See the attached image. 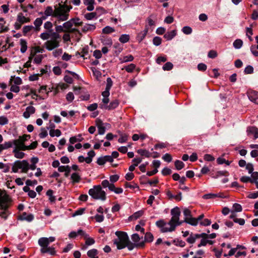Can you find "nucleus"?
I'll return each mask as SVG.
<instances>
[{
    "label": "nucleus",
    "instance_id": "49",
    "mask_svg": "<svg viewBox=\"0 0 258 258\" xmlns=\"http://www.w3.org/2000/svg\"><path fill=\"white\" fill-rule=\"evenodd\" d=\"M84 140V138H77L76 137H72L70 138V142L72 144H74L77 142H82Z\"/></svg>",
    "mask_w": 258,
    "mask_h": 258
},
{
    "label": "nucleus",
    "instance_id": "59",
    "mask_svg": "<svg viewBox=\"0 0 258 258\" xmlns=\"http://www.w3.org/2000/svg\"><path fill=\"white\" fill-rule=\"evenodd\" d=\"M9 120L6 116H0V125H4L8 124Z\"/></svg>",
    "mask_w": 258,
    "mask_h": 258
},
{
    "label": "nucleus",
    "instance_id": "62",
    "mask_svg": "<svg viewBox=\"0 0 258 258\" xmlns=\"http://www.w3.org/2000/svg\"><path fill=\"white\" fill-rule=\"evenodd\" d=\"M134 56L132 55H129L127 56H125L123 58V60H122V62H126L128 61H132L134 60Z\"/></svg>",
    "mask_w": 258,
    "mask_h": 258
},
{
    "label": "nucleus",
    "instance_id": "48",
    "mask_svg": "<svg viewBox=\"0 0 258 258\" xmlns=\"http://www.w3.org/2000/svg\"><path fill=\"white\" fill-rule=\"evenodd\" d=\"M12 142L13 143V144H14L15 146V148H17L18 149H19V148L20 147L21 144L23 143L22 139L20 138V137H19L18 139L14 140Z\"/></svg>",
    "mask_w": 258,
    "mask_h": 258
},
{
    "label": "nucleus",
    "instance_id": "10",
    "mask_svg": "<svg viewBox=\"0 0 258 258\" xmlns=\"http://www.w3.org/2000/svg\"><path fill=\"white\" fill-rule=\"evenodd\" d=\"M35 112V108L32 106H28L25 112L23 113V116L25 118H28L31 114H34Z\"/></svg>",
    "mask_w": 258,
    "mask_h": 258
},
{
    "label": "nucleus",
    "instance_id": "58",
    "mask_svg": "<svg viewBox=\"0 0 258 258\" xmlns=\"http://www.w3.org/2000/svg\"><path fill=\"white\" fill-rule=\"evenodd\" d=\"M73 25V23L72 22V19L70 21H67L63 24V27L65 29H69L72 27Z\"/></svg>",
    "mask_w": 258,
    "mask_h": 258
},
{
    "label": "nucleus",
    "instance_id": "51",
    "mask_svg": "<svg viewBox=\"0 0 258 258\" xmlns=\"http://www.w3.org/2000/svg\"><path fill=\"white\" fill-rule=\"evenodd\" d=\"M33 29H34V27L32 25L30 26H25L23 28V33L24 35H26V34L31 31Z\"/></svg>",
    "mask_w": 258,
    "mask_h": 258
},
{
    "label": "nucleus",
    "instance_id": "22",
    "mask_svg": "<svg viewBox=\"0 0 258 258\" xmlns=\"http://www.w3.org/2000/svg\"><path fill=\"white\" fill-rule=\"evenodd\" d=\"M20 45H21V49L20 51L22 53H25L27 49V41L23 39H20Z\"/></svg>",
    "mask_w": 258,
    "mask_h": 258
},
{
    "label": "nucleus",
    "instance_id": "34",
    "mask_svg": "<svg viewBox=\"0 0 258 258\" xmlns=\"http://www.w3.org/2000/svg\"><path fill=\"white\" fill-rule=\"evenodd\" d=\"M166 225V223L163 220H160L156 222V225L161 228V231L162 232V230L165 228L164 226Z\"/></svg>",
    "mask_w": 258,
    "mask_h": 258
},
{
    "label": "nucleus",
    "instance_id": "27",
    "mask_svg": "<svg viewBox=\"0 0 258 258\" xmlns=\"http://www.w3.org/2000/svg\"><path fill=\"white\" fill-rule=\"evenodd\" d=\"M130 35L127 34H122L119 38V41L122 43H125L130 40Z\"/></svg>",
    "mask_w": 258,
    "mask_h": 258
},
{
    "label": "nucleus",
    "instance_id": "28",
    "mask_svg": "<svg viewBox=\"0 0 258 258\" xmlns=\"http://www.w3.org/2000/svg\"><path fill=\"white\" fill-rule=\"evenodd\" d=\"M242 44L243 41L240 39H236L233 43V46L236 49H240L242 47Z\"/></svg>",
    "mask_w": 258,
    "mask_h": 258
},
{
    "label": "nucleus",
    "instance_id": "56",
    "mask_svg": "<svg viewBox=\"0 0 258 258\" xmlns=\"http://www.w3.org/2000/svg\"><path fill=\"white\" fill-rule=\"evenodd\" d=\"M162 159L166 162H170L172 161V158L170 154L166 153L162 157Z\"/></svg>",
    "mask_w": 258,
    "mask_h": 258
},
{
    "label": "nucleus",
    "instance_id": "11",
    "mask_svg": "<svg viewBox=\"0 0 258 258\" xmlns=\"http://www.w3.org/2000/svg\"><path fill=\"white\" fill-rule=\"evenodd\" d=\"M38 244L41 247V248H47L49 244V242L46 237H41L38 240Z\"/></svg>",
    "mask_w": 258,
    "mask_h": 258
},
{
    "label": "nucleus",
    "instance_id": "25",
    "mask_svg": "<svg viewBox=\"0 0 258 258\" xmlns=\"http://www.w3.org/2000/svg\"><path fill=\"white\" fill-rule=\"evenodd\" d=\"M13 152L15 154V157L17 158L22 159L24 157L25 153L20 152V150L17 148H15Z\"/></svg>",
    "mask_w": 258,
    "mask_h": 258
},
{
    "label": "nucleus",
    "instance_id": "23",
    "mask_svg": "<svg viewBox=\"0 0 258 258\" xmlns=\"http://www.w3.org/2000/svg\"><path fill=\"white\" fill-rule=\"evenodd\" d=\"M95 28L96 26L95 25L87 24L83 26L82 31L84 32H86L89 31H93L95 29Z\"/></svg>",
    "mask_w": 258,
    "mask_h": 258
},
{
    "label": "nucleus",
    "instance_id": "13",
    "mask_svg": "<svg viewBox=\"0 0 258 258\" xmlns=\"http://www.w3.org/2000/svg\"><path fill=\"white\" fill-rule=\"evenodd\" d=\"M40 251L42 253H49L52 255H54L56 253L55 248L53 247H47L46 248H41Z\"/></svg>",
    "mask_w": 258,
    "mask_h": 258
},
{
    "label": "nucleus",
    "instance_id": "43",
    "mask_svg": "<svg viewBox=\"0 0 258 258\" xmlns=\"http://www.w3.org/2000/svg\"><path fill=\"white\" fill-rule=\"evenodd\" d=\"M143 237L141 238L140 237L139 235L137 233L133 234L132 235V240L135 242L134 243H140L139 241L141 240V238H142Z\"/></svg>",
    "mask_w": 258,
    "mask_h": 258
},
{
    "label": "nucleus",
    "instance_id": "24",
    "mask_svg": "<svg viewBox=\"0 0 258 258\" xmlns=\"http://www.w3.org/2000/svg\"><path fill=\"white\" fill-rule=\"evenodd\" d=\"M113 47L116 49V50L114 51V54L116 56H117L122 51L123 49L122 46L118 42L114 43Z\"/></svg>",
    "mask_w": 258,
    "mask_h": 258
},
{
    "label": "nucleus",
    "instance_id": "14",
    "mask_svg": "<svg viewBox=\"0 0 258 258\" xmlns=\"http://www.w3.org/2000/svg\"><path fill=\"white\" fill-rule=\"evenodd\" d=\"M184 221L192 226H197L198 224L197 220L193 217H185Z\"/></svg>",
    "mask_w": 258,
    "mask_h": 258
},
{
    "label": "nucleus",
    "instance_id": "40",
    "mask_svg": "<svg viewBox=\"0 0 258 258\" xmlns=\"http://www.w3.org/2000/svg\"><path fill=\"white\" fill-rule=\"evenodd\" d=\"M13 146V143L11 141L6 142L4 144H1V150L7 149L9 148L12 147Z\"/></svg>",
    "mask_w": 258,
    "mask_h": 258
},
{
    "label": "nucleus",
    "instance_id": "37",
    "mask_svg": "<svg viewBox=\"0 0 258 258\" xmlns=\"http://www.w3.org/2000/svg\"><path fill=\"white\" fill-rule=\"evenodd\" d=\"M50 33V36L51 37V40H55L56 41H59L60 40L61 36L57 32H54L51 31Z\"/></svg>",
    "mask_w": 258,
    "mask_h": 258
},
{
    "label": "nucleus",
    "instance_id": "32",
    "mask_svg": "<svg viewBox=\"0 0 258 258\" xmlns=\"http://www.w3.org/2000/svg\"><path fill=\"white\" fill-rule=\"evenodd\" d=\"M98 251L97 249L93 248V249H92L88 251L87 255L90 258H93V257H95L96 255L98 254Z\"/></svg>",
    "mask_w": 258,
    "mask_h": 258
},
{
    "label": "nucleus",
    "instance_id": "61",
    "mask_svg": "<svg viewBox=\"0 0 258 258\" xmlns=\"http://www.w3.org/2000/svg\"><path fill=\"white\" fill-rule=\"evenodd\" d=\"M197 68L200 71H205L207 70V65L204 63H200L198 64Z\"/></svg>",
    "mask_w": 258,
    "mask_h": 258
},
{
    "label": "nucleus",
    "instance_id": "1",
    "mask_svg": "<svg viewBox=\"0 0 258 258\" xmlns=\"http://www.w3.org/2000/svg\"><path fill=\"white\" fill-rule=\"evenodd\" d=\"M115 234L117 238L113 240V243L116 245L118 249H122L127 247L129 250H132L135 247L141 248L145 247L144 242H140V243H133L132 242L127 233L125 232L117 231Z\"/></svg>",
    "mask_w": 258,
    "mask_h": 258
},
{
    "label": "nucleus",
    "instance_id": "29",
    "mask_svg": "<svg viewBox=\"0 0 258 258\" xmlns=\"http://www.w3.org/2000/svg\"><path fill=\"white\" fill-rule=\"evenodd\" d=\"M175 166L177 170H179L184 167V163L180 160H176L174 162Z\"/></svg>",
    "mask_w": 258,
    "mask_h": 258
},
{
    "label": "nucleus",
    "instance_id": "60",
    "mask_svg": "<svg viewBox=\"0 0 258 258\" xmlns=\"http://www.w3.org/2000/svg\"><path fill=\"white\" fill-rule=\"evenodd\" d=\"M86 239L85 244L87 245H91L95 243V240L93 238L89 237L87 236V238H85Z\"/></svg>",
    "mask_w": 258,
    "mask_h": 258
},
{
    "label": "nucleus",
    "instance_id": "20",
    "mask_svg": "<svg viewBox=\"0 0 258 258\" xmlns=\"http://www.w3.org/2000/svg\"><path fill=\"white\" fill-rule=\"evenodd\" d=\"M137 153L142 156H145L149 158L151 156L152 153L149 152L148 150L145 149H140L137 150Z\"/></svg>",
    "mask_w": 258,
    "mask_h": 258
},
{
    "label": "nucleus",
    "instance_id": "9",
    "mask_svg": "<svg viewBox=\"0 0 258 258\" xmlns=\"http://www.w3.org/2000/svg\"><path fill=\"white\" fill-rule=\"evenodd\" d=\"M8 197H2L0 195V209L4 210V211H7L8 206L7 204L8 201Z\"/></svg>",
    "mask_w": 258,
    "mask_h": 258
},
{
    "label": "nucleus",
    "instance_id": "45",
    "mask_svg": "<svg viewBox=\"0 0 258 258\" xmlns=\"http://www.w3.org/2000/svg\"><path fill=\"white\" fill-rule=\"evenodd\" d=\"M173 67V64L170 62H166L162 67L164 71H170L172 69Z\"/></svg>",
    "mask_w": 258,
    "mask_h": 258
},
{
    "label": "nucleus",
    "instance_id": "41",
    "mask_svg": "<svg viewBox=\"0 0 258 258\" xmlns=\"http://www.w3.org/2000/svg\"><path fill=\"white\" fill-rule=\"evenodd\" d=\"M128 137L127 135L125 134H122L120 135V137L118 139V142L120 143H125L127 141Z\"/></svg>",
    "mask_w": 258,
    "mask_h": 258
},
{
    "label": "nucleus",
    "instance_id": "39",
    "mask_svg": "<svg viewBox=\"0 0 258 258\" xmlns=\"http://www.w3.org/2000/svg\"><path fill=\"white\" fill-rule=\"evenodd\" d=\"M42 21L41 19L37 18L34 22V24L36 27V30L39 31L40 30V26L42 25Z\"/></svg>",
    "mask_w": 258,
    "mask_h": 258
},
{
    "label": "nucleus",
    "instance_id": "17",
    "mask_svg": "<svg viewBox=\"0 0 258 258\" xmlns=\"http://www.w3.org/2000/svg\"><path fill=\"white\" fill-rule=\"evenodd\" d=\"M69 14H67L65 12H63L62 13V14H57L55 15V17L57 18V20L58 21H63L67 20L69 18Z\"/></svg>",
    "mask_w": 258,
    "mask_h": 258
},
{
    "label": "nucleus",
    "instance_id": "42",
    "mask_svg": "<svg viewBox=\"0 0 258 258\" xmlns=\"http://www.w3.org/2000/svg\"><path fill=\"white\" fill-rule=\"evenodd\" d=\"M143 214V211H139L136 213H135L133 215H132L131 216H130L129 217L130 219H137L138 218H139L140 217H141Z\"/></svg>",
    "mask_w": 258,
    "mask_h": 258
},
{
    "label": "nucleus",
    "instance_id": "15",
    "mask_svg": "<svg viewBox=\"0 0 258 258\" xmlns=\"http://www.w3.org/2000/svg\"><path fill=\"white\" fill-rule=\"evenodd\" d=\"M13 82L16 85H21L22 83V79L19 77L12 76L9 82L10 85H11Z\"/></svg>",
    "mask_w": 258,
    "mask_h": 258
},
{
    "label": "nucleus",
    "instance_id": "63",
    "mask_svg": "<svg viewBox=\"0 0 258 258\" xmlns=\"http://www.w3.org/2000/svg\"><path fill=\"white\" fill-rule=\"evenodd\" d=\"M52 27V24L49 21H47L44 24V28L45 29L49 30V32H51L52 31L51 29Z\"/></svg>",
    "mask_w": 258,
    "mask_h": 258
},
{
    "label": "nucleus",
    "instance_id": "31",
    "mask_svg": "<svg viewBox=\"0 0 258 258\" xmlns=\"http://www.w3.org/2000/svg\"><path fill=\"white\" fill-rule=\"evenodd\" d=\"M168 224L170 226V228L167 227V228H164L162 230L163 233L173 231L175 230L176 227L177 226L176 224H173V223L172 224Z\"/></svg>",
    "mask_w": 258,
    "mask_h": 258
},
{
    "label": "nucleus",
    "instance_id": "4",
    "mask_svg": "<svg viewBox=\"0 0 258 258\" xmlns=\"http://www.w3.org/2000/svg\"><path fill=\"white\" fill-rule=\"evenodd\" d=\"M59 41L51 39L45 42L44 45L46 48L48 50L50 51L54 48L58 47L59 46Z\"/></svg>",
    "mask_w": 258,
    "mask_h": 258
},
{
    "label": "nucleus",
    "instance_id": "26",
    "mask_svg": "<svg viewBox=\"0 0 258 258\" xmlns=\"http://www.w3.org/2000/svg\"><path fill=\"white\" fill-rule=\"evenodd\" d=\"M53 191L52 189H48L46 193V196L49 197V200L51 203H54L56 200L55 197L53 196Z\"/></svg>",
    "mask_w": 258,
    "mask_h": 258
},
{
    "label": "nucleus",
    "instance_id": "55",
    "mask_svg": "<svg viewBox=\"0 0 258 258\" xmlns=\"http://www.w3.org/2000/svg\"><path fill=\"white\" fill-rule=\"evenodd\" d=\"M73 24H74L76 26H82L83 22L80 21V19L78 18H75L72 19Z\"/></svg>",
    "mask_w": 258,
    "mask_h": 258
},
{
    "label": "nucleus",
    "instance_id": "3",
    "mask_svg": "<svg viewBox=\"0 0 258 258\" xmlns=\"http://www.w3.org/2000/svg\"><path fill=\"white\" fill-rule=\"evenodd\" d=\"M28 166V162L27 160H23L22 161L17 160L16 161L12 167V172L17 173L18 172L19 169H22V172L27 173V166Z\"/></svg>",
    "mask_w": 258,
    "mask_h": 258
},
{
    "label": "nucleus",
    "instance_id": "46",
    "mask_svg": "<svg viewBox=\"0 0 258 258\" xmlns=\"http://www.w3.org/2000/svg\"><path fill=\"white\" fill-rule=\"evenodd\" d=\"M162 38L158 36L154 37L153 39V43L155 46H159L162 43Z\"/></svg>",
    "mask_w": 258,
    "mask_h": 258
},
{
    "label": "nucleus",
    "instance_id": "18",
    "mask_svg": "<svg viewBox=\"0 0 258 258\" xmlns=\"http://www.w3.org/2000/svg\"><path fill=\"white\" fill-rule=\"evenodd\" d=\"M148 28H146L143 31L141 32L138 34L137 38L139 42H141L145 38L148 33Z\"/></svg>",
    "mask_w": 258,
    "mask_h": 258
},
{
    "label": "nucleus",
    "instance_id": "57",
    "mask_svg": "<svg viewBox=\"0 0 258 258\" xmlns=\"http://www.w3.org/2000/svg\"><path fill=\"white\" fill-rule=\"evenodd\" d=\"M161 173L163 175L167 176L171 174L172 170L170 168L165 167L162 169Z\"/></svg>",
    "mask_w": 258,
    "mask_h": 258
},
{
    "label": "nucleus",
    "instance_id": "52",
    "mask_svg": "<svg viewBox=\"0 0 258 258\" xmlns=\"http://www.w3.org/2000/svg\"><path fill=\"white\" fill-rule=\"evenodd\" d=\"M233 208H234V212H240L242 210V206L237 203H235L233 205Z\"/></svg>",
    "mask_w": 258,
    "mask_h": 258
},
{
    "label": "nucleus",
    "instance_id": "2",
    "mask_svg": "<svg viewBox=\"0 0 258 258\" xmlns=\"http://www.w3.org/2000/svg\"><path fill=\"white\" fill-rule=\"evenodd\" d=\"M88 194L95 200L105 201L106 199V193L102 190L100 185H94L92 188L89 190Z\"/></svg>",
    "mask_w": 258,
    "mask_h": 258
},
{
    "label": "nucleus",
    "instance_id": "54",
    "mask_svg": "<svg viewBox=\"0 0 258 258\" xmlns=\"http://www.w3.org/2000/svg\"><path fill=\"white\" fill-rule=\"evenodd\" d=\"M244 73L245 74H251L253 73V68L251 66H247L244 69Z\"/></svg>",
    "mask_w": 258,
    "mask_h": 258
},
{
    "label": "nucleus",
    "instance_id": "21",
    "mask_svg": "<svg viewBox=\"0 0 258 258\" xmlns=\"http://www.w3.org/2000/svg\"><path fill=\"white\" fill-rule=\"evenodd\" d=\"M71 179L72 180V183L73 184L78 183L81 180V177L78 173H73L71 176Z\"/></svg>",
    "mask_w": 258,
    "mask_h": 258
},
{
    "label": "nucleus",
    "instance_id": "44",
    "mask_svg": "<svg viewBox=\"0 0 258 258\" xmlns=\"http://www.w3.org/2000/svg\"><path fill=\"white\" fill-rule=\"evenodd\" d=\"M96 16L97 13L96 12H92L86 14L85 15V17L86 19L90 20L95 18Z\"/></svg>",
    "mask_w": 258,
    "mask_h": 258
},
{
    "label": "nucleus",
    "instance_id": "64",
    "mask_svg": "<svg viewBox=\"0 0 258 258\" xmlns=\"http://www.w3.org/2000/svg\"><path fill=\"white\" fill-rule=\"evenodd\" d=\"M43 58V56L42 55H38L35 57L34 59V61L36 64H40L42 59Z\"/></svg>",
    "mask_w": 258,
    "mask_h": 258
},
{
    "label": "nucleus",
    "instance_id": "47",
    "mask_svg": "<svg viewBox=\"0 0 258 258\" xmlns=\"http://www.w3.org/2000/svg\"><path fill=\"white\" fill-rule=\"evenodd\" d=\"M136 68V65L134 63H131L124 67L125 71L128 73H132Z\"/></svg>",
    "mask_w": 258,
    "mask_h": 258
},
{
    "label": "nucleus",
    "instance_id": "5",
    "mask_svg": "<svg viewBox=\"0 0 258 258\" xmlns=\"http://www.w3.org/2000/svg\"><path fill=\"white\" fill-rule=\"evenodd\" d=\"M119 105V101L117 100H114L111 101L109 105H103L100 104V107L102 109H106L108 110H112L116 108Z\"/></svg>",
    "mask_w": 258,
    "mask_h": 258
},
{
    "label": "nucleus",
    "instance_id": "38",
    "mask_svg": "<svg viewBox=\"0 0 258 258\" xmlns=\"http://www.w3.org/2000/svg\"><path fill=\"white\" fill-rule=\"evenodd\" d=\"M44 15L50 16H52L53 17V15L54 14V11L52 9V8L51 6H47L45 9L44 12Z\"/></svg>",
    "mask_w": 258,
    "mask_h": 258
},
{
    "label": "nucleus",
    "instance_id": "19",
    "mask_svg": "<svg viewBox=\"0 0 258 258\" xmlns=\"http://www.w3.org/2000/svg\"><path fill=\"white\" fill-rule=\"evenodd\" d=\"M154 240V236L151 232L145 233V240L142 242H151Z\"/></svg>",
    "mask_w": 258,
    "mask_h": 258
},
{
    "label": "nucleus",
    "instance_id": "16",
    "mask_svg": "<svg viewBox=\"0 0 258 258\" xmlns=\"http://www.w3.org/2000/svg\"><path fill=\"white\" fill-rule=\"evenodd\" d=\"M176 35V30H172L170 32H168L165 33L164 35V37L167 40H171Z\"/></svg>",
    "mask_w": 258,
    "mask_h": 258
},
{
    "label": "nucleus",
    "instance_id": "35",
    "mask_svg": "<svg viewBox=\"0 0 258 258\" xmlns=\"http://www.w3.org/2000/svg\"><path fill=\"white\" fill-rule=\"evenodd\" d=\"M115 31V29L109 26L105 27L102 29V33L104 34H110Z\"/></svg>",
    "mask_w": 258,
    "mask_h": 258
},
{
    "label": "nucleus",
    "instance_id": "7",
    "mask_svg": "<svg viewBox=\"0 0 258 258\" xmlns=\"http://www.w3.org/2000/svg\"><path fill=\"white\" fill-rule=\"evenodd\" d=\"M246 132L248 136L253 135L254 140L258 138V128L255 126L248 127Z\"/></svg>",
    "mask_w": 258,
    "mask_h": 258
},
{
    "label": "nucleus",
    "instance_id": "6",
    "mask_svg": "<svg viewBox=\"0 0 258 258\" xmlns=\"http://www.w3.org/2000/svg\"><path fill=\"white\" fill-rule=\"evenodd\" d=\"M34 218V215L32 214H27L26 212H23L22 215L19 216L18 219L21 221H27L28 222H31Z\"/></svg>",
    "mask_w": 258,
    "mask_h": 258
},
{
    "label": "nucleus",
    "instance_id": "12",
    "mask_svg": "<svg viewBox=\"0 0 258 258\" xmlns=\"http://www.w3.org/2000/svg\"><path fill=\"white\" fill-rule=\"evenodd\" d=\"M100 40H101V43L104 45H107V46H111L112 44V39L110 37L102 36H101Z\"/></svg>",
    "mask_w": 258,
    "mask_h": 258
},
{
    "label": "nucleus",
    "instance_id": "30",
    "mask_svg": "<svg viewBox=\"0 0 258 258\" xmlns=\"http://www.w3.org/2000/svg\"><path fill=\"white\" fill-rule=\"evenodd\" d=\"M171 214L172 216L179 217L180 211L178 207H176L171 210Z\"/></svg>",
    "mask_w": 258,
    "mask_h": 258
},
{
    "label": "nucleus",
    "instance_id": "8",
    "mask_svg": "<svg viewBox=\"0 0 258 258\" xmlns=\"http://www.w3.org/2000/svg\"><path fill=\"white\" fill-rule=\"evenodd\" d=\"M249 99L255 104H258V92L252 91L248 93Z\"/></svg>",
    "mask_w": 258,
    "mask_h": 258
},
{
    "label": "nucleus",
    "instance_id": "33",
    "mask_svg": "<svg viewBox=\"0 0 258 258\" xmlns=\"http://www.w3.org/2000/svg\"><path fill=\"white\" fill-rule=\"evenodd\" d=\"M26 18L23 16V14L22 13H19L17 16V21L21 23L24 24L26 23Z\"/></svg>",
    "mask_w": 258,
    "mask_h": 258
},
{
    "label": "nucleus",
    "instance_id": "50",
    "mask_svg": "<svg viewBox=\"0 0 258 258\" xmlns=\"http://www.w3.org/2000/svg\"><path fill=\"white\" fill-rule=\"evenodd\" d=\"M182 31L184 34L189 35L192 33V29L189 26H184L182 28Z\"/></svg>",
    "mask_w": 258,
    "mask_h": 258
},
{
    "label": "nucleus",
    "instance_id": "36",
    "mask_svg": "<svg viewBox=\"0 0 258 258\" xmlns=\"http://www.w3.org/2000/svg\"><path fill=\"white\" fill-rule=\"evenodd\" d=\"M59 5L60 6L59 8H56L55 7V10L54 11V14L53 15V17H55V15L57 14H62V13L64 12V9H63V7H62V5H61L60 4H59Z\"/></svg>",
    "mask_w": 258,
    "mask_h": 258
},
{
    "label": "nucleus",
    "instance_id": "53",
    "mask_svg": "<svg viewBox=\"0 0 258 258\" xmlns=\"http://www.w3.org/2000/svg\"><path fill=\"white\" fill-rule=\"evenodd\" d=\"M240 180L244 183H247L248 182H249L251 183H253V181L251 180V178L250 177L247 176H242L240 178Z\"/></svg>",
    "mask_w": 258,
    "mask_h": 258
}]
</instances>
